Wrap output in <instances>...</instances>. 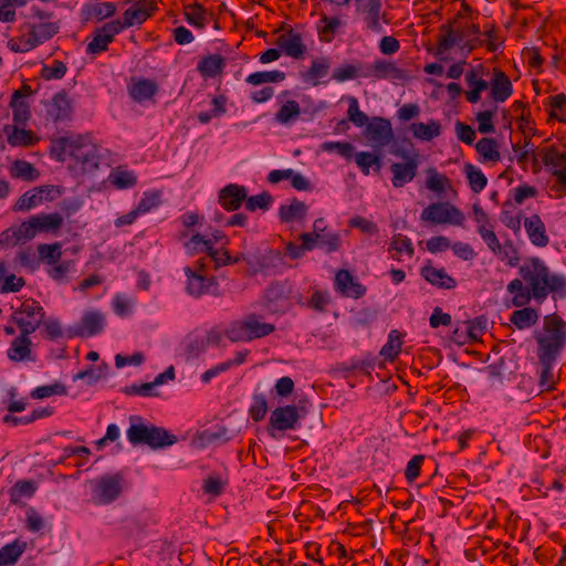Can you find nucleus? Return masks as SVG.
<instances>
[{"label":"nucleus","instance_id":"nucleus-1","mask_svg":"<svg viewBox=\"0 0 566 566\" xmlns=\"http://www.w3.org/2000/svg\"><path fill=\"white\" fill-rule=\"evenodd\" d=\"M518 274L534 294L537 303H543L549 293H565L566 281L562 275L551 273L545 262L537 258H528L518 269Z\"/></svg>","mask_w":566,"mask_h":566},{"label":"nucleus","instance_id":"nucleus-2","mask_svg":"<svg viewBox=\"0 0 566 566\" xmlns=\"http://www.w3.org/2000/svg\"><path fill=\"white\" fill-rule=\"evenodd\" d=\"M502 43L501 38L488 25L484 27L483 31L480 30V24L473 21L472 9L462 1V51L464 49L471 51L485 44L489 51L495 52Z\"/></svg>","mask_w":566,"mask_h":566},{"label":"nucleus","instance_id":"nucleus-3","mask_svg":"<svg viewBox=\"0 0 566 566\" xmlns=\"http://www.w3.org/2000/svg\"><path fill=\"white\" fill-rule=\"evenodd\" d=\"M537 355L558 357L566 345V322L558 315L544 317L543 333L535 335Z\"/></svg>","mask_w":566,"mask_h":566},{"label":"nucleus","instance_id":"nucleus-4","mask_svg":"<svg viewBox=\"0 0 566 566\" xmlns=\"http://www.w3.org/2000/svg\"><path fill=\"white\" fill-rule=\"evenodd\" d=\"M130 426L127 429V439L134 444H147L151 449H159L172 446L177 438L169 433L166 429L156 427L154 424H145L140 422V418L132 416L129 418Z\"/></svg>","mask_w":566,"mask_h":566},{"label":"nucleus","instance_id":"nucleus-5","mask_svg":"<svg viewBox=\"0 0 566 566\" xmlns=\"http://www.w3.org/2000/svg\"><path fill=\"white\" fill-rule=\"evenodd\" d=\"M274 331L275 326L273 324L262 322L255 314H249L231 322L223 334L232 343H247L265 337Z\"/></svg>","mask_w":566,"mask_h":566},{"label":"nucleus","instance_id":"nucleus-6","mask_svg":"<svg viewBox=\"0 0 566 566\" xmlns=\"http://www.w3.org/2000/svg\"><path fill=\"white\" fill-rule=\"evenodd\" d=\"M462 74L465 83L462 94L470 104H478L490 86V66L481 62L475 64L462 62Z\"/></svg>","mask_w":566,"mask_h":566},{"label":"nucleus","instance_id":"nucleus-7","mask_svg":"<svg viewBox=\"0 0 566 566\" xmlns=\"http://www.w3.org/2000/svg\"><path fill=\"white\" fill-rule=\"evenodd\" d=\"M126 482L120 473L105 474L90 481L91 502L102 506L115 502L124 492Z\"/></svg>","mask_w":566,"mask_h":566},{"label":"nucleus","instance_id":"nucleus-8","mask_svg":"<svg viewBox=\"0 0 566 566\" xmlns=\"http://www.w3.org/2000/svg\"><path fill=\"white\" fill-rule=\"evenodd\" d=\"M60 144L69 153V158L81 165L83 171L98 167V148L87 137L74 136L73 139H63Z\"/></svg>","mask_w":566,"mask_h":566},{"label":"nucleus","instance_id":"nucleus-9","mask_svg":"<svg viewBox=\"0 0 566 566\" xmlns=\"http://www.w3.org/2000/svg\"><path fill=\"white\" fill-rule=\"evenodd\" d=\"M458 15L459 13L455 14L454 19L440 27L436 46L428 49L440 62L451 61L453 52L459 46L460 22L457 20Z\"/></svg>","mask_w":566,"mask_h":566},{"label":"nucleus","instance_id":"nucleus-10","mask_svg":"<svg viewBox=\"0 0 566 566\" xmlns=\"http://www.w3.org/2000/svg\"><path fill=\"white\" fill-rule=\"evenodd\" d=\"M44 317L45 311L40 303L29 298L12 313L11 321L18 325L20 332L32 334L42 325Z\"/></svg>","mask_w":566,"mask_h":566},{"label":"nucleus","instance_id":"nucleus-11","mask_svg":"<svg viewBox=\"0 0 566 566\" xmlns=\"http://www.w3.org/2000/svg\"><path fill=\"white\" fill-rule=\"evenodd\" d=\"M264 306L272 313H285L294 303L293 287L289 282L269 286L263 296Z\"/></svg>","mask_w":566,"mask_h":566},{"label":"nucleus","instance_id":"nucleus-12","mask_svg":"<svg viewBox=\"0 0 566 566\" xmlns=\"http://www.w3.org/2000/svg\"><path fill=\"white\" fill-rule=\"evenodd\" d=\"M300 408L292 405L275 408L270 416V434L275 437L274 431L295 430L300 427Z\"/></svg>","mask_w":566,"mask_h":566},{"label":"nucleus","instance_id":"nucleus-13","mask_svg":"<svg viewBox=\"0 0 566 566\" xmlns=\"http://www.w3.org/2000/svg\"><path fill=\"white\" fill-rule=\"evenodd\" d=\"M45 118L52 123L70 120L73 113L72 101L65 92H59L45 102Z\"/></svg>","mask_w":566,"mask_h":566},{"label":"nucleus","instance_id":"nucleus-14","mask_svg":"<svg viewBox=\"0 0 566 566\" xmlns=\"http://www.w3.org/2000/svg\"><path fill=\"white\" fill-rule=\"evenodd\" d=\"M364 134L375 148L387 146L394 138L391 123L382 117H374L367 123Z\"/></svg>","mask_w":566,"mask_h":566},{"label":"nucleus","instance_id":"nucleus-15","mask_svg":"<svg viewBox=\"0 0 566 566\" xmlns=\"http://www.w3.org/2000/svg\"><path fill=\"white\" fill-rule=\"evenodd\" d=\"M36 237V231L33 224V221L30 218L24 220L18 226H12L7 230L0 233V244L9 247V245H18L24 244Z\"/></svg>","mask_w":566,"mask_h":566},{"label":"nucleus","instance_id":"nucleus-16","mask_svg":"<svg viewBox=\"0 0 566 566\" xmlns=\"http://www.w3.org/2000/svg\"><path fill=\"white\" fill-rule=\"evenodd\" d=\"M459 210L448 202L429 205L421 212L420 219L431 224L455 223Z\"/></svg>","mask_w":566,"mask_h":566},{"label":"nucleus","instance_id":"nucleus-17","mask_svg":"<svg viewBox=\"0 0 566 566\" xmlns=\"http://www.w3.org/2000/svg\"><path fill=\"white\" fill-rule=\"evenodd\" d=\"M184 272L187 276L186 291L191 296L199 297L217 284L213 276L203 274V269L192 270L191 266H186Z\"/></svg>","mask_w":566,"mask_h":566},{"label":"nucleus","instance_id":"nucleus-18","mask_svg":"<svg viewBox=\"0 0 566 566\" xmlns=\"http://www.w3.org/2000/svg\"><path fill=\"white\" fill-rule=\"evenodd\" d=\"M490 97L495 103H504L513 94L510 77L500 69H493L490 76Z\"/></svg>","mask_w":566,"mask_h":566},{"label":"nucleus","instance_id":"nucleus-19","mask_svg":"<svg viewBox=\"0 0 566 566\" xmlns=\"http://www.w3.org/2000/svg\"><path fill=\"white\" fill-rule=\"evenodd\" d=\"M334 283L335 290L346 297L360 298L366 293V287L347 270L337 271Z\"/></svg>","mask_w":566,"mask_h":566},{"label":"nucleus","instance_id":"nucleus-20","mask_svg":"<svg viewBox=\"0 0 566 566\" xmlns=\"http://www.w3.org/2000/svg\"><path fill=\"white\" fill-rule=\"evenodd\" d=\"M155 10L156 6L153 0H138L124 12L122 22L125 28L142 24L151 17Z\"/></svg>","mask_w":566,"mask_h":566},{"label":"nucleus","instance_id":"nucleus-21","mask_svg":"<svg viewBox=\"0 0 566 566\" xmlns=\"http://www.w3.org/2000/svg\"><path fill=\"white\" fill-rule=\"evenodd\" d=\"M32 94L29 85H23L20 90L14 91L10 107L12 108L13 122L19 125H24L30 118V105L27 98Z\"/></svg>","mask_w":566,"mask_h":566},{"label":"nucleus","instance_id":"nucleus-22","mask_svg":"<svg viewBox=\"0 0 566 566\" xmlns=\"http://www.w3.org/2000/svg\"><path fill=\"white\" fill-rule=\"evenodd\" d=\"M105 314L97 310H91L84 313L81 323L75 329V335L81 337H91L102 333L105 328Z\"/></svg>","mask_w":566,"mask_h":566},{"label":"nucleus","instance_id":"nucleus-23","mask_svg":"<svg viewBox=\"0 0 566 566\" xmlns=\"http://www.w3.org/2000/svg\"><path fill=\"white\" fill-rule=\"evenodd\" d=\"M506 292L510 295V298L505 300L506 307H523L528 305L530 302L534 300L533 292H531L530 287L521 279V276L512 280L506 285Z\"/></svg>","mask_w":566,"mask_h":566},{"label":"nucleus","instance_id":"nucleus-24","mask_svg":"<svg viewBox=\"0 0 566 566\" xmlns=\"http://www.w3.org/2000/svg\"><path fill=\"white\" fill-rule=\"evenodd\" d=\"M129 96L137 103L151 99L158 92V85L154 80L133 77L127 86Z\"/></svg>","mask_w":566,"mask_h":566},{"label":"nucleus","instance_id":"nucleus-25","mask_svg":"<svg viewBox=\"0 0 566 566\" xmlns=\"http://www.w3.org/2000/svg\"><path fill=\"white\" fill-rule=\"evenodd\" d=\"M248 191L245 187L230 184L219 191V203L228 211L238 210L241 203L247 199Z\"/></svg>","mask_w":566,"mask_h":566},{"label":"nucleus","instance_id":"nucleus-26","mask_svg":"<svg viewBox=\"0 0 566 566\" xmlns=\"http://www.w3.org/2000/svg\"><path fill=\"white\" fill-rule=\"evenodd\" d=\"M363 76L374 77L376 80H400L403 77V71L399 69L394 62L377 60L365 69Z\"/></svg>","mask_w":566,"mask_h":566},{"label":"nucleus","instance_id":"nucleus-27","mask_svg":"<svg viewBox=\"0 0 566 566\" xmlns=\"http://www.w3.org/2000/svg\"><path fill=\"white\" fill-rule=\"evenodd\" d=\"M276 44L281 51L293 59H301L306 51L301 34L293 30L279 35Z\"/></svg>","mask_w":566,"mask_h":566},{"label":"nucleus","instance_id":"nucleus-28","mask_svg":"<svg viewBox=\"0 0 566 566\" xmlns=\"http://www.w3.org/2000/svg\"><path fill=\"white\" fill-rule=\"evenodd\" d=\"M524 228L533 245L544 248L549 243L546 227L538 214L525 218Z\"/></svg>","mask_w":566,"mask_h":566},{"label":"nucleus","instance_id":"nucleus-29","mask_svg":"<svg viewBox=\"0 0 566 566\" xmlns=\"http://www.w3.org/2000/svg\"><path fill=\"white\" fill-rule=\"evenodd\" d=\"M417 169L418 160L415 158H410L406 163L392 164L390 167L392 172V186L395 188H401L406 184L410 182L416 177Z\"/></svg>","mask_w":566,"mask_h":566},{"label":"nucleus","instance_id":"nucleus-30","mask_svg":"<svg viewBox=\"0 0 566 566\" xmlns=\"http://www.w3.org/2000/svg\"><path fill=\"white\" fill-rule=\"evenodd\" d=\"M51 189L49 187H35L24 192L14 203V211H30L39 207L44 201V195H49Z\"/></svg>","mask_w":566,"mask_h":566},{"label":"nucleus","instance_id":"nucleus-31","mask_svg":"<svg viewBox=\"0 0 566 566\" xmlns=\"http://www.w3.org/2000/svg\"><path fill=\"white\" fill-rule=\"evenodd\" d=\"M116 4L114 2L92 1L83 7V17L85 20L102 21L111 18L116 13Z\"/></svg>","mask_w":566,"mask_h":566},{"label":"nucleus","instance_id":"nucleus-32","mask_svg":"<svg viewBox=\"0 0 566 566\" xmlns=\"http://www.w3.org/2000/svg\"><path fill=\"white\" fill-rule=\"evenodd\" d=\"M30 334L20 333L18 337H15L10 347L7 350V356L11 361H23L30 358L31 356V339L29 338Z\"/></svg>","mask_w":566,"mask_h":566},{"label":"nucleus","instance_id":"nucleus-33","mask_svg":"<svg viewBox=\"0 0 566 566\" xmlns=\"http://www.w3.org/2000/svg\"><path fill=\"white\" fill-rule=\"evenodd\" d=\"M36 234L41 232H57L63 226L64 219L57 212L38 213L31 216Z\"/></svg>","mask_w":566,"mask_h":566},{"label":"nucleus","instance_id":"nucleus-34","mask_svg":"<svg viewBox=\"0 0 566 566\" xmlns=\"http://www.w3.org/2000/svg\"><path fill=\"white\" fill-rule=\"evenodd\" d=\"M543 164L549 169L552 175L566 171V154L560 153L555 147H546L539 151Z\"/></svg>","mask_w":566,"mask_h":566},{"label":"nucleus","instance_id":"nucleus-35","mask_svg":"<svg viewBox=\"0 0 566 566\" xmlns=\"http://www.w3.org/2000/svg\"><path fill=\"white\" fill-rule=\"evenodd\" d=\"M226 59L219 54L202 57L197 64V71L206 78H212L222 73Z\"/></svg>","mask_w":566,"mask_h":566},{"label":"nucleus","instance_id":"nucleus-36","mask_svg":"<svg viewBox=\"0 0 566 566\" xmlns=\"http://www.w3.org/2000/svg\"><path fill=\"white\" fill-rule=\"evenodd\" d=\"M364 22L367 29L373 32L380 33L382 31L380 24V15H381V0H367L363 8Z\"/></svg>","mask_w":566,"mask_h":566},{"label":"nucleus","instance_id":"nucleus-37","mask_svg":"<svg viewBox=\"0 0 566 566\" xmlns=\"http://www.w3.org/2000/svg\"><path fill=\"white\" fill-rule=\"evenodd\" d=\"M30 30L33 33L38 46L53 38L60 30L56 22L45 21L41 23H24L22 30Z\"/></svg>","mask_w":566,"mask_h":566},{"label":"nucleus","instance_id":"nucleus-38","mask_svg":"<svg viewBox=\"0 0 566 566\" xmlns=\"http://www.w3.org/2000/svg\"><path fill=\"white\" fill-rule=\"evenodd\" d=\"M479 160L483 164L497 163L501 159L499 145L493 138L483 137L474 145Z\"/></svg>","mask_w":566,"mask_h":566},{"label":"nucleus","instance_id":"nucleus-39","mask_svg":"<svg viewBox=\"0 0 566 566\" xmlns=\"http://www.w3.org/2000/svg\"><path fill=\"white\" fill-rule=\"evenodd\" d=\"M518 310H515L511 316L510 322L517 328V329H526L535 325L539 318V314L537 310L530 307V306H523L517 307Z\"/></svg>","mask_w":566,"mask_h":566},{"label":"nucleus","instance_id":"nucleus-40","mask_svg":"<svg viewBox=\"0 0 566 566\" xmlns=\"http://www.w3.org/2000/svg\"><path fill=\"white\" fill-rule=\"evenodd\" d=\"M412 136L423 142H430L441 133V125L438 120L431 119L428 123H412L409 126Z\"/></svg>","mask_w":566,"mask_h":566},{"label":"nucleus","instance_id":"nucleus-41","mask_svg":"<svg viewBox=\"0 0 566 566\" xmlns=\"http://www.w3.org/2000/svg\"><path fill=\"white\" fill-rule=\"evenodd\" d=\"M7 140L13 147H28L36 144L39 138L31 132L18 127H6Z\"/></svg>","mask_w":566,"mask_h":566},{"label":"nucleus","instance_id":"nucleus-42","mask_svg":"<svg viewBox=\"0 0 566 566\" xmlns=\"http://www.w3.org/2000/svg\"><path fill=\"white\" fill-rule=\"evenodd\" d=\"M342 24L338 18L322 14L319 23L317 24L319 40L325 43L332 42L339 32Z\"/></svg>","mask_w":566,"mask_h":566},{"label":"nucleus","instance_id":"nucleus-43","mask_svg":"<svg viewBox=\"0 0 566 566\" xmlns=\"http://www.w3.org/2000/svg\"><path fill=\"white\" fill-rule=\"evenodd\" d=\"M20 31L21 35L9 39L7 42V46L10 51L14 53H25L38 46L32 31L25 29L22 30V25L20 27Z\"/></svg>","mask_w":566,"mask_h":566},{"label":"nucleus","instance_id":"nucleus-44","mask_svg":"<svg viewBox=\"0 0 566 566\" xmlns=\"http://www.w3.org/2000/svg\"><path fill=\"white\" fill-rule=\"evenodd\" d=\"M185 17L187 22L191 25L198 29H205L207 24L210 22L212 15L201 4L193 3L186 8Z\"/></svg>","mask_w":566,"mask_h":566},{"label":"nucleus","instance_id":"nucleus-45","mask_svg":"<svg viewBox=\"0 0 566 566\" xmlns=\"http://www.w3.org/2000/svg\"><path fill=\"white\" fill-rule=\"evenodd\" d=\"M538 363L541 365L539 381L538 385L543 390H549L555 385V377L553 374V365L556 357L537 355Z\"/></svg>","mask_w":566,"mask_h":566},{"label":"nucleus","instance_id":"nucleus-46","mask_svg":"<svg viewBox=\"0 0 566 566\" xmlns=\"http://www.w3.org/2000/svg\"><path fill=\"white\" fill-rule=\"evenodd\" d=\"M402 344V334L397 329H392L388 334L387 343L382 346L380 355L385 360L394 361L401 352Z\"/></svg>","mask_w":566,"mask_h":566},{"label":"nucleus","instance_id":"nucleus-47","mask_svg":"<svg viewBox=\"0 0 566 566\" xmlns=\"http://www.w3.org/2000/svg\"><path fill=\"white\" fill-rule=\"evenodd\" d=\"M307 207L303 201L292 200L290 205H283L280 207V219L283 222H293L301 220L305 217Z\"/></svg>","mask_w":566,"mask_h":566},{"label":"nucleus","instance_id":"nucleus-48","mask_svg":"<svg viewBox=\"0 0 566 566\" xmlns=\"http://www.w3.org/2000/svg\"><path fill=\"white\" fill-rule=\"evenodd\" d=\"M109 182L117 189L133 188L137 184V177L132 170L117 167L108 176Z\"/></svg>","mask_w":566,"mask_h":566},{"label":"nucleus","instance_id":"nucleus-49","mask_svg":"<svg viewBox=\"0 0 566 566\" xmlns=\"http://www.w3.org/2000/svg\"><path fill=\"white\" fill-rule=\"evenodd\" d=\"M10 175L12 178L27 181H34L40 177L39 170L25 160H15L10 168Z\"/></svg>","mask_w":566,"mask_h":566},{"label":"nucleus","instance_id":"nucleus-50","mask_svg":"<svg viewBox=\"0 0 566 566\" xmlns=\"http://www.w3.org/2000/svg\"><path fill=\"white\" fill-rule=\"evenodd\" d=\"M301 115L300 104L294 101L285 102L275 114V120L281 125L294 123Z\"/></svg>","mask_w":566,"mask_h":566},{"label":"nucleus","instance_id":"nucleus-51","mask_svg":"<svg viewBox=\"0 0 566 566\" xmlns=\"http://www.w3.org/2000/svg\"><path fill=\"white\" fill-rule=\"evenodd\" d=\"M285 80V73L279 70L254 72L247 76L245 82L253 86L265 83H279Z\"/></svg>","mask_w":566,"mask_h":566},{"label":"nucleus","instance_id":"nucleus-52","mask_svg":"<svg viewBox=\"0 0 566 566\" xmlns=\"http://www.w3.org/2000/svg\"><path fill=\"white\" fill-rule=\"evenodd\" d=\"M422 276L431 284L440 287L450 289L455 286V281L447 275L443 270H438L431 266L423 268Z\"/></svg>","mask_w":566,"mask_h":566},{"label":"nucleus","instance_id":"nucleus-53","mask_svg":"<svg viewBox=\"0 0 566 566\" xmlns=\"http://www.w3.org/2000/svg\"><path fill=\"white\" fill-rule=\"evenodd\" d=\"M464 171L471 190L475 193L481 192L488 184V178L483 171L472 164H465Z\"/></svg>","mask_w":566,"mask_h":566},{"label":"nucleus","instance_id":"nucleus-54","mask_svg":"<svg viewBox=\"0 0 566 566\" xmlns=\"http://www.w3.org/2000/svg\"><path fill=\"white\" fill-rule=\"evenodd\" d=\"M207 347V339H203L202 335H190L182 343L184 355L187 359L198 357Z\"/></svg>","mask_w":566,"mask_h":566},{"label":"nucleus","instance_id":"nucleus-55","mask_svg":"<svg viewBox=\"0 0 566 566\" xmlns=\"http://www.w3.org/2000/svg\"><path fill=\"white\" fill-rule=\"evenodd\" d=\"M39 258L48 265L57 263L62 258V244L54 242L51 244L41 243L38 245Z\"/></svg>","mask_w":566,"mask_h":566},{"label":"nucleus","instance_id":"nucleus-56","mask_svg":"<svg viewBox=\"0 0 566 566\" xmlns=\"http://www.w3.org/2000/svg\"><path fill=\"white\" fill-rule=\"evenodd\" d=\"M355 161L361 172L364 175H369L370 168H373L375 171H379L381 168V158L380 156L368 153V151H360L357 153L355 156Z\"/></svg>","mask_w":566,"mask_h":566},{"label":"nucleus","instance_id":"nucleus-57","mask_svg":"<svg viewBox=\"0 0 566 566\" xmlns=\"http://www.w3.org/2000/svg\"><path fill=\"white\" fill-rule=\"evenodd\" d=\"M426 186L430 191H433L438 195L446 192L447 189L451 187L447 176L438 172L433 168H429L427 170Z\"/></svg>","mask_w":566,"mask_h":566},{"label":"nucleus","instance_id":"nucleus-58","mask_svg":"<svg viewBox=\"0 0 566 566\" xmlns=\"http://www.w3.org/2000/svg\"><path fill=\"white\" fill-rule=\"evenodd\" d=\"M331 61L326 56L316 57L307 71V81H312L314 85L318 84V80L328 74Z\"/></svg>","mask_w":566,"mask_h":566},{"label":"nucleus","instance_id":"nucleus-59","mask_svg":"<svg viewBox=\"0 0 566 566\" xmlns=\"http://www.w3.org/2000/svg\"><path fill=\"white\" fill-rule=\"evenodd\" d=\"M365 70H363L361 64H344L339 67H336L332 73V78L336 82H345L349 80H354L358 76H363Z\"/></svg>","mask_w":566,"mask_h":566},{"label":"nucleus","instance_id":"nucleus-60","mask_svg":"<svg viewBox=\"0 0 566 566\" xmlns=\"http://www.w3.org/2000/svg\"><path fill=\"white\" fill-rule=\"evenodd\" d=\"M161 205V192L159 190H149L143 193L138 205L135 207L142 216Z\"/></svg>","mask_w":566,"mask_h":566},{"label":"nucleus","instance_id":"nucleus-61","mask_svg":"<svg viewBox=\"0 0 566 566\" xmlns=\"http://www.w3.org/2000/svg\"><path fill=\"white\" fill-rule=\"evenodd\" d=\"M24 552V545L19 542L7 544L0 549V566L13 565Z\"/></svg>","mask_w":566,"mask_h":566},{"label":"nucleus","instance_id":"nucleus-62","mask_svg":"<svg viewBox=\"0 0 566 566\" xmlns=\"http://www.w3.org/2000/svg\"><path fill=\"white\" fill-rule=\"evenodd\" d=\"M268 400L264 394L254 392L252 397V403L249 409L250 417L255 421H261L268 413Z\"/></svg>","mask_w":566,"mask_h":566},{"label":"nucleus","instance_id":"nucleus-63","mask_svg":"<svg viewBox=\"0 0 566 566\" xmlns=\"http://www.w3.org/2000/svg\"><path fill=\"white\" fill-rule=\"evenodd\" d=\"M35 492V485L31 481H19L10 490V502L18 504L23 497H31Z\"/></svg>","mask_w":566,"mask_h":566},{"label":"nucleus","instance_id":"nucleus-64","mask_svg":"<svg viewBox=\"0 0 566 566\" xmlns=\"http://www.w3.org/2000/svg\"><path fill=\"white\" fill-rule=\"evenodd\" d=\"M549 116L558 122L566 120V97L564 94L549 97Z\"/></svg>","mask_w":566,"mask_h":566}]
</instances>
